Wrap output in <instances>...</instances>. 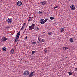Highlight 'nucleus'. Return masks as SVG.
<instances>
[{
    "label": "nucleus",
    "instance_id": "13",
    "mask_svg": "<svg viewBox=\"0 0 77 77\" xmlns=\"http://www.w3.org/2000/svg\"><path fill=\"white\" fill-rule=\"evenodd\" d=\"M25 24V23L22 26V28L21 29V30H23V29H24V26Z\"/></svg>",
    "mask_w": 77,
    "mask_h": 77
},
{
    "label": "nucleus",
    "instance_id": "1",
    "mask_svg": "<svg viewBox=\"0 0 77 77\" xmlns=\"http://www.w3.org/2000/svg\"><path fill=\"white\" fill-rule=\"evenodd\" d=\"M35 24H32L29 27L28 30H33L35 27Z\"/></svg>",
    "mask_w": 77,
    "mask_h": 77
},
{
    "label": "nucleus",
    "instance_id": "11",
    "mask_svg": "<svg viewBox=\"0 0 77 77\" xmlns=\"http://www.w3.org/2000/svg\"><path fill=\"white\" fill-rule=\"evenodd\" d=\"M3 41H6L7 40V38L5 37H4L2 38V39Z\"/></svg>",
    "mask_w": 77,
    "mask_h": 77
},
{
    "label": "nucleus",
    "instance_id": "35",
    "mask_svg": "<svg viewBox=\"0 0 77 77\" xmlns=\"http://www.w3.org/2000/svg\"><path fill=\"white\" fill-rule=\"evenodd\" d=\"M37 44H39V41H37Z\"/></svg>",
    "mask_w": 77,
    "mask_h": 77
},
{
    "label": "nucleus",
    "instance_id": "12",
    "mask_svg": "<svg viewBox=\"0 0 77 77\" xmlns=\"http://www.w3.org/2000/svg\"><path fill=\"white\" fill-rule=\"evenodd\" d=\"M73 39H74V38H70V42H71V43L74 42Z\"/></svg>",
    "mask_w": 77,
    "mask_h": 77
},
{
    "label": "nucleus",
    "instance_id": "37",
    "mask_svg": "<svg viewBox=\"0 0 77 77\" xmlns=\"http://www.w3.org/2000/svg\"><path fill=\"white\" fill-rule=\"evenodd\" d=\"M31 18H32H32H33V17H31Z\"/></svg>",
    "mask_w": 77,
    "mask_h": 77
},
{
    "label": "nucleus",
    "instance_id": "34",
    "mask_svg": "<svg viewBox=\"0 0 77 77\" xmlns=\"http://www.w3.org/2000/svg\"><path fill=\"white\" fill-rule=\"evenodd\" d=\"M30 20H29V19H28V23H29V22H30Z\"/></svg>",
    "mask_w": 77,
    "mask_h": 77
},
{
    "label": "nucleus",
    "instance_id": "30",
    "mask_svg": "<svg viewBox=\"0 0 77 77\" xmlns=\"http://www.w3.org/2000/svg\"><path fill=\"white\" fill-rule=\"evenodd\" d=\"M75 71H76V72H77V68H75Z\"/></svg>",
    "mask_w": 77,
    "mask_h": 77
},
{
    "label": "nucleus",
    "instance_id": "5",
    "mask_svg": "<svg viewBox=\"0 0 77 77\" xmlns=\"http://www.w3.org/2000/svg\"><path fill=\"white\" fill-rule=\"evenodd\" d=\"M70 8L71 10H74L75 9V7L74 5H71L70 6Z\"/></svg>",
    "mask_w": 77,
    "mask_h": 77
},
{
    "label": "nucleus",
    "instance_id": "25",
    "mask_svg": "<svg viewBox=\"0 0 77 77\" xmlns=\"http://www.w3.org/2000/svg\"><path fill=\"white\" fill-rule=\"evenodd\" d=\"M35 53V51H32V54H34V53Z\"/></svg>",
    "mask_w": 77,
    "mask_h": 77
},
{
    "label": "nucleus",
    "instance_id": "6",
    "mask_svg": "<svg viewBox=\"0 0 77 77\" xmlns=\"http://www.w3.org/2000/svg\"><path fill=\"white\" fill-rule=\"evenodd\" d=\"M20 31H19L17 33V34L16 35V38L17 39H19V36H20Z\"/></svg>",
    "mask_w": 77,
    "mask_h": 77
},
{
    "label": "nucleus",
    "instance_id": "23",
    "mask_svg": "<svg viewBox=\"0 0 77 77\" xmlns=\"http://www.w3.org/2000/svg\"><path fill=\"white\" fill-rule=\"evenodd\" d=\"M63 50L65 51V50H66V49H65V47H63Z\"/></svg>",
    "mask_w": 77,
    "mask_h": 77
},
{
    "label": "nucleus",
    "instance_id": "4",
    "mask_svg": "<svg viewBox=\"0 0 77 77\" xmlns=\"http://www.w3.org/2000/svg\"><path fill=\"white\" fill-rule=\"evenodd\" d=\"M40 23L42 24H44L45 23V22L44 21V19H41L40 20Z\"/></svg>",
    "mask_w": 77,
    "mask_h": 77
},
{
    "label": "nucleus",
    "instance_id": "29",
    "mask_svg": "<svg viewBox=\"0 0 77 77\" xmlns=\"http://www.w3.org/2000/svg\"><path fill=\"white\" fill-rule=\"evenodd\" d=\"M27 39V36H26L25 38V39Z\"/></svg>",
    "mask_w": 77,
    "mask_h": 77
},
{
    "label": "nucleus",
    "instance_id": "19",
    "mask_svg": "<svg viewBox=\"0 0 77 77\" xmlns=\"http://www.w3.org/2000/svg\"><path fill=\"white\" fill-rule=\"evenodd\" d=\"M36 44V42H32V44H33L34 45H35Z\"/></svg>",
    "mask_w": 77,
    "mask_h": 77
},
{
    "label": "nucleus",
    "instance_id": "33",
    "mask_svg": "<svg viewBox=\"0 0 77 77\" xmlns=\"http://www.w3.org/2000/svg\"><path fill=\"white\" fill-rule=\"evenodd\" d=\"M38 40H39V41H41V38H38Z\"/></svg>",
    "mask_w": 77,
    "mask_h": 77
},
{
    "label": "nucleus",
    "instance_id": "27",
    "mask_svg": "<svg viewBox=\"0 0 77 77\" xmlns=\"http://www.w3.org/2000/svg\"><path fill=\"white\" fill-rule=\"evenodd\" d=\"M65 48L66 49V50H68V47H65Z\"/></svg>",
    "mask_w": 77,
    "mask_h": 77
},
{
    "label": "nucleus",
    "instance_id": "38",
    "mask_svg": "<svg viewBox=\"0 0 77 77\" xmlns=\"http://www.w3.org/2000/svg\"><path fill=\"white\" fill-rule=\"evenodd\" d=\"M45 33V32H43V33Z\"/></svg>",
    "mask_w": 77,
    "mask_h": 77
},
{
    "label": "nucleus",
    "instance_id": "17",
    "mask_svg": "<svg viewBox=\"0 0 77 77\" xmlns=\"http://www.w3.org/2000/svg\"><path fill=\"white\" fill-rule=\"evenodd\" d=\"M48 35H51L52 34V32H48Z\"/></svg>",
    "mask_w": 77,
    "mask_h": 77
},
{
    "label": "nucleus",
    "instance_id": "20",
    "mask_svg": "<svg viewBox=\"0 0 77 77\" xmlns=\"http://www.w3.org/2000/svg\"><path fill=\"white\" fill-rule=\"evenodd\" d=\"M68 74H69V75H72V73L71 72H68Z\"/></svg>",
    "mask_w": 77,
    "mask_h": 77
},
{
    "label": "nucleus",
    "instance_id": "15",
    "mask_svg": "<svg viewBox=\"0 0 77 77\" xmlns=\"http://www.w3.org/2000/svg\"><path fill=\"white\" fill-rule=\"evenodd\" d=\"M14 49H12L11 51V53L13 54V53H14Z\"/></svg>",
    "mask_w": 77,
    "mask_h": 77
},
{
    "label": "nucleus",
    "instance_id": "24",
    "mask_svg": "<svg viewBox=\"0 0 77 77\" xmlns=\"http://www.w3.org/2000/svg\"><path fill=\"white\" fill-rule=\"evenodd\" d=\"M47 20H48V19H45V20H44V21H45V22H47Z\"/></svg>",
    "mask_w": 77,
    "mask_h": 77
},
{
    "label": "nucleus",
    "instance_id": "9",
    "mask_svg": "<svg viewBox=\"0 0 77 77\" xmlns=\"http://www.w3.org/2000/svg\"><path fill=\"white\" fill-rule=\"evenodd\" d=\"M33 73H34V72H32L29 75V77H33V75H34V74H33Z\"/></svg>",
    "mask_w": 77,
    "mask_h": 77
},
{
    "label": "nucleus",
    "instance_id": "3",
    "mask_svg": "<svg viewBox=\"0 0 77 77\" xmlns=\"http://www.w3.org/2000/svg\"><path fill=\"white\" fill-rule=\"evenodd\" d=\"M24 74L25 75H28L29 74V72L27 70L25 71L24 72Z\"/></svg>",
    "mask_w": 77,
    "mask_h": 77
},
{
    "label": "nucleus",
    "instance_id": "18",
    "mask_svg": "<svg viewBox=\"0 0 77 77\" xmlns=\"http://www.w3.org/2000/svg\"><path fill=\"white\" fill-rule=\"evenodd\" d=\"M50 20H53V19H54V17H51V16L50 17Z\"/></svg>",
    "mask_w": 77,
    "mask_h": 77
},
{
    "label": "nucleus",
    "instance_id": "10",
    "mask_svg": "<svg viewBox=\"0 0 77 77\" xmlns=\"http://www.w3.org/2000/svg\"><path fill=\"white\" fill-rule=\"evenodd\" d=\"M45 5H46V2L45 1H43L42 3V5L45 6Z\"/></svg>",
    "mask_w": 77,
    "mask_h": 77
},
{
    "label": "nucleus",
    "instance_id": "31",
    "mask_svg": "<svg viewBox=\"0 0 77 77\" xmlns=\"http://www.w3.org/2000/svg\"><path fill=\"white\" fill-rule=\"evenodd\" d=\"M41 41L42 42H44V39H42L41 40Z\"/></svg>",
    "mask_w": 77,
    "mask_h": 77
},
{
    "label": "nucleus",
    "instance_id": "16",
    "mask_svg": "<svg viewBox=\"0 0 77 77\" xmlns=\"http://www.w3.org/2000/svg\"><path fill=\"white\" fill-rule=\"evenodd\" d=\"M2 50L3 51H6V47H4L2 48Z\"/></svg>",
    "mask_w": 77,
    "mask_h": 77
},
{
    "label": "nucleus",
    "instance_id": "26",
    "mask_svg": "<svg viewBox=\"0 0 77 77\" xmlns=\"http://www.w3.org/2000/svg\"><path fill=\"white\" fill-rule=\"evenodd\" d=\"M18 38H16V39H15V42H17V41H18Z\"/></svg>",
    "mask_w": 77,
    "mask_h": 77
},
{
    "label": "nucleus",
    "instance_id": "32",
    "mask_svg": "<svg viewBox=\"0 0 77 77\" xmlns=\"http://www.w3.org/2000/svg\"><path fill=\"white\" fill-rule=\"evenodd\" d=\"M6 28L7 29H9V28H10V26H7L6 27Z\"/></svg>",
    "mask_w": 77,
    "mask_h": 77
},
{
    "label": "nucleus",
    "instance_id": "21",
    "mask_svg": "<svg viewBox=\"0 0 77 77\" xmlns=\"http://www.w3.org/2000/svg\"><path fill=\"white\" fill-rule=\"evenodd\" d=\"M38 13L40 14H42V11H39Z\"/></svg>",
    "mask_w": 77,
    "mask_h": 77
},
{
    "label": "nucleus",
    "instance_id": "7",
    "mask_svg": "<svg viewBox=\"0 0 77 77\" xmlns=\"http://www.w3.org/2000/svg\"><path fill=\"white\" fill-rule=\"evenodd\" d=\"M17 5L19 6H21V5H22V2H21V1H18L17 2Z\"/></svg>",
    "mask_w": 77,
    "mask_h": 77
},
{
    "label": "nucleus",
    "instance_id": "39",
    "mask_svg": "<svg viewBox=\"0 0 77 77\" xmlns=\"http://www.w3.org/2000/svg\"><path fill=\"white\" fill-rule=\"evenodd\" d=\"M66 58H68V57H66Z\"/></svg>",
    "mask_w": 77,
    "mask_h": 77
},
{
    "label": "nucleus",
    "instance_id": "36",
    "mask_svg": "<svg viewBox=\"0 0 77 77\" xmlns=\"http://www.w3.org/2000/svg\"><path fill=\"white\" fill-rule=\"evenodd\" d=\"M5 37H8V35H5Z\"/></svg>",
    "mask_w": 77,
    "mask_h": 77
},
{
    "label": "nucleus",
    "instance_id": "22",
    "mask_svg": "<svg viewBox=\"0 0 77 77\" xmlns=\"http://www.w3.org/2000/svg\"><path fill=\"white\" fill-rule=\"evenodd\" d=\"M32 19L31 18V17H30L29 19V20H30V21H31V20H32Z\"/></svg>",
    "mask_w": 77,
    "mask_h": 77
},
{
    "label": "nucleus",
    "instance_id": "40",
    "mask_svg": "<svg viewBox=\"0 0 77 77\" xmlns=\"http://www.w3.org/2000/svg\"><path fill=\"white\" fill-rule=\"evenodd\" d=\"M46 51H47L46 50Z\"/></svg>",
    "mask_w": 77,
    "mask_h": 77
},
{
    "label": "nucleus",
    "instance_id": "8",
    "mask_svg": "<svg viewBox=\"0 0 77 77\" xmlns=\"http://www.w3.org/2000/svg\"><path fill=\"white\" fill-rule=\"evenodd\" d=\"M39 28L38 26H36L35 28V31H36V32H38V30H39Z\"/></svg>",
    "mask_w": 77,
    "mask_h": 77
},
{
    "label": "nucleus",
    "instance_id": "28",
    "mask_svg": "<svg viewBox=\"0 0 77 77\" xmlns=\"http://www.w3.org/2000/svg\"><path fill=\"white\" fill-rule=\"evenodd\" d=\"M58 8V7H57V6H56L55 7L54 9H56V8Z\"/></svg>",
    "mask_w": 77,
    "mask_h": 77
},
{
    "label": "nucleus",
    "instance_id": "14",
    "mask_svg": "<svg viewBox=\"0 0 77 77\" xmlns=\"http://www.w3.org/2000/svg\"><path fill=\"white\" fill-rule=\"evenodd\" d=\"M65 30V29L64 28H61L60 29V31L61 32H63L64 31V30Z\"/></svg>",
    "mask_w": 77,
    "mask_h": 77
},
{
    "label": "nucleus",
    "instance_id": "2",
    "mask_svg": "<svg viewBox=\"0 0 77 77\" xmlns=\"http://www.w3.org/2000/svg\"><path fill=\"white\" fill-rule=\"evenodd\" d=\"M7 22L8 23H12V19L11 18H8V19H7Z\"/></svg>",
    "mask_w": 77,
    "mask_h": 77
}]
</instances>
